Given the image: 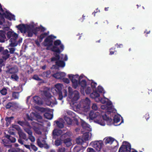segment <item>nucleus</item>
I'll return each mask as SVG.
<instances>
[{"label": "nucleus", "instance_id": "obj_1", "mask_svg": "<svg viewBox=\"0 0 152 152\" xmlns=\"http://www.w3.org/2000/svg\"><path fill=\"white\" fill-rule=\"evenodd\" d=\"M22 32L27 33L28 37H31L33 34H37V31H39V28L36 27L35 24L31 23L28 25H20L17 26Z\"/></svg>", "mask_w": 152, "mask_h": 152}, {"label": "nucleus", "instance_id": "obj_55", "mask_svg": "<svg viewBox=\"0 0 152 152\" xmlns=\"http://www.w3.org/2000/svg\"><path fill=\"white\" fill-rule=\"evenodd\" d=\"M12 106V104L11 103H9L7 104L6 106V108L8 109L10 108Z\"/></svg>", "mask_w": 152, "mask_h": 152}, {"label": "nucleus", "instance_id": "obj_3", "mask_svg": "<svg viewBox=\"0 0 152 152\" xmlns=\"http://www.w3.org/2000/svg\"><path fill=\"white\" fill-rule=\"evenodd\" d=\"M69 94L68 97L71 99V102L73 103H76L80 98L79 93L77 91H73L70 87L68 88Z\"/></svg>", "mask_w": 152, "mask_h": 152}, {"label": "nucleus", "instance_id": "obj_41", "mask_svg": "<svg viewBox=\"0 0 152 152\" xmlns=\"http://www.w3.org/2000/svg\"><path fill=\"white\" fill-rule=\"evenodd\" d=\"M89 137L88 133H86L82 137L83 140L85 141L88 140Z\"/></svg>", "mask_w": 152, "mask_h": 152}, {"label": "nucleus", "instance_id": "obj_22", "mask_svg": "<svg viewBox=\"0 0 152 152\" xmlns=\"http://www.w3.org/2000/svg\"><path fill=\"white\" fill-rule=\"evenodd\" d=\"M78 85H80L82 88L84 89L86 86V80H83L80 82H78Z\"/></svg>", "mask_w": 152, "mask_h": 152}, {"label": "nucleus", "instance_id": "obj_50", "mask_svg": "<svg viewBox=\"0 0 152 152\" xmlns=\"http://www.w3.org/2000/svg\"><path fill=\"white\" fill-rule=\"evenodd\" d=\"M103 90V88L100 86H99L97 87V91L99 93H102Z\"/></svg>", "mask_w": 152, "mask_h": 152}, {"label": "nucleus", "instance_id": "obj_33", "mask_svg": "<svg viewBox=\"0 0 152 152\" xmlns=\"http://www.w3.org/2000/svg\"><path fill=\"white\" fill-rule=\"evenodd\" d=\"M81 125L83 128L84 129H89V125L86 123L84 121H83L81 123Z\"/></svg>", "mask_w": 152, "mask_h": 152}, {"label": "nucleus", "instance_id": "obj_12", "mask_svg": "<svg viewBox=\"0 0 152 152\" xmlns=\"http://www.w3.org/2000/svg\"><path fill=\"white\" fill-rule=\"evenodd\" d=\"M52 76L54 78L62 80L63 77L66 76V73L64 72H58L53 75Z\"/></svg>", "mask_w": 152, "mask_h": 152}, {"label": "nucleus", "instance_id": "obj_15", "mask_svg": "<svg viewBox=\"0 0 152 152\" xmlns=\"http://www.w3.org/2000/svg\"><path fill=\"white\" fill-rule=\"evenodd\" d=\"M2 51L1 59L3 60V62L4 60H6L9 57L10 55L9 54V51L7 49Z\"/></svg>", "mask_w": 152, "mask_h": 152}, {"label": "nucleus", "instance_id": "obj_6", "mask_svg": "<svg viewBox=\"0 0 152 152\" xmlns=\"http://www.w3.org/2000/svg\"><path fill=\"white\" fill-rule=\"evenodd\" d=\"M68 77L72 82V87L75 89L77 88L79 85L78 75L69 74Z\"/></svg>", "mask_w": 152, "mask_h": 152}, {"label": "nucleus", "instance_id": "obj_30", "mask_svg": "<svg viewBox=\"0 0 152 152\" xmlns=\"http://www.w3.org/2000/svg\"><path fill=\"white\" fill-rule=\"evenodd\" d=\"M74 152H83V151L79 146H75L73 149Z\"/></svg>", "mask_w": 152, "mask_h": 152}, {"label": "nucleus", "instance_id": "obj_46", "mask_svg": "<svg viewBox=\"0 0 152 152\" xmlns=\"http://www.w3.org/2000/svg\"><path fill=\"white\" fill-rule=\"evenodd\" d=\"M9 152H19V149L18 148H12L8 150Z\"/></svg>", "mask_w": 152, "mask_h": 152}, {"label": "nucleus", "instance_id": "obj_59", "mask_svg": "<svg viewBox=\"0 0 152 152\" xmlns=\"http://www.w3.org/2000/svg\"><path fill=\"white\" fill-rule=\"evenodd\" d=\"M10 50V52L11 53H13L15 51V49L14 48H9Z\"/></svg>", "mask_w": 152, "mask_h": 152}, {"label": "nucleus", "instance_id": "obj_13", "mask_svg": "<svg viewBox=\"0 0 152 152\" xmlns=\"http://www.w3.org/2000/svg\"><path fill=\"white\" fill-rule=\"evenodd\" d=\"M2 14L3 16L5 17L6 18L10 20H15V16L11 14L7 11H6L5 12L3 13Z\"/></svg>", "mask_w": 152, "mask_h": 152}, {"label": "nucleus", "instance_id": "obj_43", "mask_svg": "<svg viewBox=\"0 0 152 152\" xmlns=\"http://www.w3.org/2000/svg\"><path fill=\"white\" fill-rule=\"evenodd\" d=\"M92 91L91 88V87H88L86 89V93L87 94H89L91 93Z\"/></svg>", "mask_w": 152, "mask_h": 152}, {"label": "nucleus", "instance_id": "obj_14", "mask_svg": "<svg viewBox=\"0 0 152 152\" xmlns=\"http://www.w3.org/2000/svg\"><path fill=\"white\" fill-rule=\"evenodd\" d=\"M57 37L53 35L48 36V47L53 45V40Z\"/></svg>", "mask_w": 152, "mask_h": 152}, {"label": "nucleus", "instance_id": "obj_37", "mask_svg": "<svg viewBox=\"0 0 152 152\" xmlns=\"http://www.w3.org/2000/svg\"><path fill=\"white\" fill-rule=\"evenodd\" d=\"M40 99V98L38 96H35L33 98L34 102L37 104H40L39 101Z\"/></svg>", "mask_w": 152, "mask_h": 152}, {"label": "nucleus", "instance_id": "obj_7", "mask_svg": "<svg viewBox=\"0 0 152 152\" xmlns=\"http://www.w3.org/2000/svg\"><path fill=\"white\" fill-rule=\"evenodd\" d=\"M90 100L88 98H86L85 99H83L80 103L81 107L84 109L85 111H87L90 107Z\"/></svg>", "mask_w": 152, "mask_h": 152}, {"label": "nucleus", "instance_id": "obj_2", "mask_svg": "<svg viewBox=\"0 0 152 152\" xmlns=\"http://www.w3.org/2000/svg\"><path fill=\"white\" fill-rule=\"evenodd\" d=\"M53 44L54 45L52 47L51 50L54 52L53 54L55 56L51 58L52 61L59 59L60 58V54L64 49V45L61 44L60 40H56L54 41Z\"/></svg>", "mask_w": 152, "mask_h": 152}, {"label": "nucleus", "instance_id": "obj_26", "mask_svg": "<svg viewBox=\"0 0 152 152\" xmlns=\"http://www.w3.org/2000/svg\"><path fill=\"white\" fill-rule=\"evenodd\" d=\"M62 133V131L61 130H54L53 132V134L54 136H58L61 134Z\"/></svg>", "mask_w": 152, "mask_h": 152}, {"label": "nucleus", "instance_id": "obj_11", "mask_svg": "<svg viewBox=\"0 0 152 152\" xmlns=\"http://www.w3.org/2000/svg\"><path fill=\"white\" fill-rule=\"evenodd\" d=\"M102 118L103 119V120L100 121L99 120H96V122L101 125L104 126L105 124V123L104 122V121H106L109 122H111L112 121V119L109 117L107 116L106 114H104L102 115Z\"/></svg>", "mask_w": 152, "mask_h": 152}, {"label": "nucleus", "instance_id": "obj_60", "mask_svg": "<svg viewBox=\"0 0 152 152\" xmlns=\"http://www.w3.org/2000/svg\"><path fill=\"white\" fill-rule=\"evenodd\" d=\"M115 46H116L117 47V48H121V47H122L123 46V45L122 44H118V43H117L115 45Z\"/></svg>", "mask_w": 152, "mask_h": 152}, {"label": "nucleus", "instance_id": "obj_38", "mask_svg": "<svg viewBox=\"0 0 152 152\" xmlns=\"http://www.w3.org/2000/svg\"><path fill=\"white\" fill-rule=\"evenodd\" d=\"M91 81V86L93 90L94 91V90H96L97 84L96 83L94 82L93 80H92Z\"/></svg>", "mask_w": 152, "mask_h": 152}, {"label": "nucleus", "instance_id": "obj_27", "mask_svg": "<svg viewBox=\"0 0 152 152\" xmlns=\"http://www.w3.org/2000/svg\"><path fill=\"white\" fill-rule=\"evenodd\" d=\"M100 94L97 91H94L91 94L90 97L92 99H94L96 97H99Z\"/></svg>", "mask_w": 152, "mask_h": 152}, {"label": "nucleus", "instance_id": "obj_53", "mask_svg": "<svg viewBox=\"0 0 152 152\" xmlns=\"http://www.w3.org/2000/svg\"><path fill=\"white\" fill-rule=\"evenodd\" d=\"M92 107L93 110H96L98 109L97 105L95 103L93 104V105H92Z\"/></svg>", "mask_w": 152, "mask_h": 152}, {"label": "nucleus", "instance_id": "obj_40", "mask_svg": "<svg viewBox=\"0 0 152 152\" xmlns=\"http://www.w3.org/2000/svg\"><path fill=\"white\" fill-rule=\"evenodd\" d=\"M7 90L5 88H3L0 91L1 94L3 95H5L7 94Z\"/></svg>", "mask_w": 152, "mask_h": 152}, {"label": "nucleus", "instance_id": "obj_20", "mask_svg": "<svg viewBox=\"0 0 152 152\" xmlns=\"http://www.w3.org/2000/svg\"><path fill=\"white\" fill-rule=\"evenodd\" d=\"M41 126L39 125L37 123L35 124V126H34V130L35 132L38 134H40L41 132L40 130V126Z\"/></svg>", "mask_w": 152, "mask_h": 152}, {"label": "nucleus", "instance_id": "obj_28", "mask_svg": "<svg viewBox=\"0 0 152 152\" xmlns=\"http://www.w3.org/2000/svg\"><path fill=\"white\" fill-rule=\"evenodd\" d=\"M120 121V116L115 115L113 117V123H117Z\"/></svg>", "mask_w": 152, "mask_h": 152}, {"label": "nucleus", "instance_id": "obj_42", "mask_svg": "<svg viewBox=\"0 0 152 152\" xmlns=\"http://www.w3.org/2000/svg\"><path fill=\"white\" fill-rule=\"evenodd\" d=\"M19 134L20 137L26 140H27L26 139V134L23 133L22 132H20Z\"/></svg>", "mask_w": 152, "mask_h": 152}, {"label": "nucleus", "instance_id": "obj_62", "mask_svg": "<svg viewBox=\"0 0 152 152\" xmlns=\"http://www.w3.org/2000/svg\"><path fill=\"white\" fill-rule=\"evenodd\" d=\"M4 22V19L3 18H1L0 19V24H2Z\"/></svg>", "mask_w": 152, "mask_h": 152}, {"label": "nucleus", "instance_id": "obj_16", "mask_svg": "<svg viewBox=\"0 0 152 152\" xmlns=\"http://www.w3.org/2000/svg\"><path fill=\"white\" fill-rule=\"evenodd\" d=\"M89 116L91 120H93L94 118L99 117V113H95L93 111H91L89 114Z\"/></svg>", "mask_w": 152, "mask_h": 152}, {"label": "nucleus", "instance_id": "obj_17", "mask_svg": "<svg viewBox=\"0 0 152 152\" xmlns=\"http://www.w3.org/2000/svg\"><path fill=\"white\" fill-rule=\"evenodd\" d=\"M60 58L59 59H58L56 60L52 61H56V66L57 65L58 67H64L65 66L66 64L65 63L64 61L62 60H60Z\"/></svg>", "mask_w": 152, "mask_h": 152}, {"label": "nucleus", "instance_id": "obj_4", "mask_svg": "<svg viewBox=\"0 0 152 152\" xmlns=\"http://www.w3.org/2000/svg\"><path fill=\"white\" fill-rule=\"evenodd\" d=\"M62 86L61 85L59 84H58L55 85V87L52 89V91H53L54 90L55 91L56 94L58 95V99L61 100L63 97H65L67 95V92L66 89H64L63 91L64 93V96L62 95V93L61 91Z\"/></svg>", "mask_w": 152, "mask_h": 152}, {"label": "nucleus", "instance_id": "obj_23", "mask_svg": "<svg viewBox=\"0 0 152 152\" xmlns=\"http://www.w3.org/2000/svg\"><path fill=\"white\" fill-rule=\"evenodd\" d=\"M115 139L114 138L112 137H109L107 138L104 142V143L106 144H111L113 143V142Z\"/></svg>", "mask_w": 152, "mask_h": 152}, {"label": "nucleus", "instance_id": "obj_54", "mask_svg": "<svg viewBox=\"0 0 152 152\" xmlns=\"http://www.w3.org/2000/svg\"><path fill=\"white\" fill-rule=\"evenodd\" d=\"M33 79L37 80H40V78L38 77V76L37 75H34L33 77Z\"/></svg>", "mask_w": 152, "mask_h": 152}, {"label": "nucleus", "instance_id": "obj_21", "mask_svg": "<svg viewBox=\"0 0 152 152\" xmlns=\"http://www.w3.org/2000/svg\"><path fill=\"white\" fill-rule=\"evenodd\" d=\"M53 110L48 108V120H51L53 117Z\"/></svg>", "mask_w": 152, "mask_h": 152}, {"label": "nucleus", "instance_id": "obj_39", "mask_svg": "<svg viewBox=\"0 0 152 152\" xmlns=\"http://www.w3.org/2000/svg\"><path fill=\"white\" fill-rule=\"evenodd\" d=\"M62 139H57L55 140V144L56 145L58 146H59L61 144V141Z\"/></svg>", "mask_w": 152, "mask_h": 152}, {"label": "nucleus", "instance_id": "obj_58", "mask_svg": "<svg viewBox=\"0 0 152 152\" xmlns=\"http://www.w3.org/2000/svg\"><path fill=\"white\" fill-rule=\"evenodd\" d=\"M31 148L35 151L37 150V148L34 145L31 144Z\"/></svg>", "mask_w": 152, "mask_h": 152}, {"label": "nucleus", "instance_id": "obj_34", "mask_svg": "<svg viewBox=\"0 0 152 152\" xmlns=\"http://www.w3.org/2000/svg\"><path fill=\"white\" fill-rule=\"evenodd\" d=\"M7 138V137L6 135L5 137L4 138V139L2 140V143H3L5 146L9 147L10 146V145H9V144L10 143L9 142H7V141L6 140Z\"/></svg>", "mask_w": 152, "mask_h": 152}, {"label": "nucleus", "instance_id": "obj_52", "mask_svg": "<svg viewBox=\"0 0 152 152\" xmlns=\"http://www.w3.org/2000/svg\"><path fill=\"white\" fill-rule=\"evenodd\" d=\"M29 139L32 142H34L35 141L34 137L32 135L29 136Z\"/></svg>", "mask_w": 152, "mask_h": 152}, {"label": "nucleus", "instance_id": "obj_31", "mask_svg": "<svg viewBox=\"0 0 152 152\" xmlns=\"http://www.w3.org/2000/svg\"><path fill=\"white\" fill-rule=\"evenodd\" d=\"M54 123L56 124L58 127L59 128H62L64 127V124L62 123L57 121H54Z\"/></svg>", "mask_w": 152, "mask_h": 152}, {"label": "nucleus", "instance_id": "obj_32", "mask_svg": "<svg viewBox=\"0 0 152 152\" xmlns=\"http://www.w3.org/2000/svg\"><path fill=\"white\" fill-rule=\"evenodd\" d=\"M84 140L82 137V138L78 137L76 138V143L77 144L81 145L82 142H83Z\"/></svg>", "mask_w": 152, "mask_h": 152}, {"label": "nucleus", "instance_id": "obj_24", "mask_svg": "<svg viewBox=\"0 0 152 152\" xmlns=\"http://www.w3.org/2000/svg\"><path fill=\"white\" fill-rule=\"evenodd\" d=\"M7 137L6 140L7 141V142H9V143L10 142H15L16 141V139L15 138H14L9 135H7Z\"/></svg>", "mask_w": 152, "mask_h": 152}, {"label": "nucleus", "instance_id": "obj_47", "mask_svg": "<svg viewBox=\"0 0 152 152\" xmlns=\"http://www.w3.org/2000/svg\"><path fill=\"white\" fill-rule=\"evenodd\" d=\"M11 78L12 79L15 80H17L19 78L15 74L12 75H11Z\"/></svg>", "mask_w": 152, "mask_h": 152}, {"label": "nucleus", "instance_id": "obj_64", "mask_svg": "<svg viewBox=\"0 0 152 152\" xmlns=\"http://www.w3.org/2000/svg\"><path fill=\"white\" fill-rule=\"evenodd\" d=\"M32 114H33V115H34V116L36 117H37V118H41V116H39V115H36L35 114V113H32Z\"/></svg>", "mask_w": 152, "mask_h": 152}, {"label": "nucleus", "instance_id": "obj_56", "mask_svg": "<svg viewBox=\"0 0 152 152\" xmlns=\"http://www.w3.org/2000/svg\"><path fill=\"white\" fill-rule=\"evenodd\" d=\"M87 151L88 152H96L93 149L91 148H89V147L87 148Z\"/></svg>", "mask_w": 152, "mask_h": 152}, {"label": "nucleus", "instance_id": "obj_61", "mask_svg": "<svg viewBox=\"0 0 152 152\" xmlns=\"http://www.w3.org/2000/svg\"><path fill=\"white\" fill-rule=\"evenodd\" d=\"M94 99L95 100L96 102H99L100 101V98L99 96V97H96L95 98H94Z\"/></svg>", "mask_w": 152, "mask_h": 152}, {"label": "nucleus", "instance_id": "obj_44", "mask_svg": "<svg viewBox=\"0 0 152 152\" xmlns=\"http://www.w3.org/2000/svg\"><path fill=\"white\" fill-rule=\"evenodd\" d=\"M115 48H113L110 49V55H112L114 54V53L115 52H117V51L115 50Z\"/></svg>", "mask_w": 152, "mask_h": 152}, {"label": "nucleus", "instance_id": "obj_35", "mask_svg": "<svg viewBox=\"0 0 152 152\" xmlns=\"http://www.w3.org/2000/svg\"><path fill=\"white\" fill-rule=\"evenodd\" d=\"M81 146L80 147L82 150H83L86 149L88 145V143L86 142V141H84L81 144Z\"/></svg>", "mask_w": 152, "mask_h": 152}, {"label": "nucleus", "instance_id": "obj_25", "mask_svg": "<svg viewBox=\"0 0 152 152\" xmlns=\"http://www.w3.org/2000/svg\"><path fill=\"white\" fill-rule=\"evenodd\" d=\"M18 68L16 66H14V67L12 68L9 69V72L10 73H16L18 72Z\"/></svg>", "mask_w": 152, "mask_h": 152}, {"label": "nucleus", "instance_id": "obj_10", "mask_svg": "<svg viewBox=\"0 0 152 152\" xmlns=\"http://www.w3.org/2000/svg\"><path fill=\"white\" fill-rule=\"evenodd\" d=\"M131 147L130 144L126 142L125 145H122L120 147L118 152H131Z\"/></svg>", "mask_w": 152, "mask_h": 152}, {"label": "nucleus", "instance_id": "obj_5", "mask_svg": "<svg viewBox=\"0 0 152 152\" xmlns=\"http://www.w3.org/2000/svg\"><path fill=\"white\" fill-rule=\"evenodd\" d=\"M7 36L8 38H10V46L11 47H15L18 45V43L15 41L18 37V35L14 32L8 31L7 33Z\"/></svg>", "mask_w": 152, "mask_h": 152}, {"label": "nucleus", "instance_id": "obj_63", "mask_svg": "<svg viewBox=\"0 0 152 152\" xmlns=\"http://www.w3.org/2000/svg\"><path fill=\"white\" fill-rule=\"evenodd\" d=\"M145 117L147 121H148V120L150 117L149 116V114L148 113L145 114Z\"/></svg>", "mask_w": 152, "mask_h": 152}, {"label": "nucleus", "instance_id": "obj_49", "mask_svg": "<svg viewBox=\"0 0 152 152\" xmlns=\"http://www.w3.org/2000/svg\"><path fill=\"white\" fill-rule=\"evenodd\" d=\"M66 149L64 147H60L58 150V152H65Z\"/></svg>", "mask_w": 152, "mask_h": 152}, {"label": "nucleus", "instance_id": "obj_57", "mask_svg": "<svg viewBox=\"0 0 152 152\" xmlns=\"http://www.w3.org/2000/svg\"><path fill=\"white\" fill-rule=\"evenodd\" d=\"M103 104H105L106 103V100L105 98H100V101Z\"/></svg>", "mask_w": 152, "mask_h": 152}, {"label": "nucleus", "instance_id": "obj_29", "mask_svg": "<svg viewBox=\"0 0 152 152\" xmlns=\"http://www.w3.org/2000/svg\"><path fill=\"white\" fill-rule=\"evenodd\" d=\"M64 119L67 124H72V120L70 118L65 116Z\"/></svg>", "mask_w": 152, "mask_h": 152}, {"label": "nucleus", "instance_id": "obj_36", "mask_svg": "<svg viewBox=\"0 0 152 152\" xmlns=\"http://www.w3.org/2000/svg\"><path fill=\"white\" fill-rule=\"evenodd\" d=\"M5 36L4 32L0 33V42H3L4 41Z\"/></svg>", "mask_w": 152, "mask_h": 152}, {"label": "nucleus", "instance_id": "obj_19", "mask_svg": "<svg viewBox=\"0 0 152 152\" xmlns=\"http://www.w3.org/2000/svg\"><path fill=\"white\" fill-rule=\"evenodd\" d=\"M44 38H45L44 42L43 44L45 46H47L48 45V34L47 33H45L41 35L40 38L42 39Z\"/></svg>", "mask_w": 152, "mask_h": 152}, {"label": "nucleus", "instance_id": "obj_9", "mask_svg": "<svg viewBox=\"0 0 152 152\" xmlns=\"http://www.w3.org/2000/svg\"><path fill=\"white\" fill-rule=\"evenodd\" d=\"M103 145V143L102 141L92 142L90 143V145L98 151L101 150Z\"/></svg>", "mask_w": 152, "mask_h": 152}, {"label": "nucleus", "instance_id": "obj_18", "mask_svg": "<svg viewBox=\"0 0 152 152\" xmlns=\"http://www.w3.org/2000/svg\"><path fill=\"white\" fill-rule=\"evenodd\" d=\"M49 95L48 93V106L53 107L55 105L57 104V102L56 100L54 101L52 100V99H51V98L49 97Z\"/></svg>", "mask_w": 152, "mask_h": 152}, {"label": "nucleus", "instance_id": "obj_45", "mask_svg": "<svg viewBox=\"0 0 152 152\" xmlns=\"http://www.w3.org/2000/svg\"><path fill=\"white\" fill-rule=\"evenodd\" d=\"M12 96L15 99H17L19 96V94L18 92H14L12 94Z\"/></svg>", "mask_w": 152, "mask_h": 152}, {"label": "nucleus", "instance_id": "obj_51", "mask_svg": "<svg viewBox=\"0 0 152 152\" xmlns=\"http://www.w3.org/2000/svg\"><path fill=\"white\" fill-rule=\"evenodd\" d=\"M63 81L65 83H66L69 84L70 82L68 78H65L64 77H63L62 79Z\"/></svg>", "mask_w": 152, "mask_h": 152}, {"label": "nucleus", "instance_id": "obj_48", "mask_svg": "<svg viewBox=\"0 0 152 152\" xmlns=\"http://www.w3.org/2000/svg\"><path fill=\"white\" fill-rule=\"evenodd\" d=\"M13 117H7L5 118V120L7 123H10L11 120L13 119Z\"/></svg>", "mask_w": 152, "mask_h": 152}, {"label": "nucleus", "instance_id": "obj_8", "mask_svg": "<svg viewBox=\"0 0 152 152\" xmlns=\"http://www.w3.org/2000/svg\"><path fill=\"white\" fill-rule=\"evenodd\" d=\"M61 139H62V141L66 146L69 147L71 145V140L66 133L62 135L61 136Z\"/></svg>", "mask_w": 152, "mask_h": 152}]
</instances>
